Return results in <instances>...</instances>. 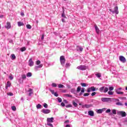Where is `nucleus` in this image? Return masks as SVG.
<instances>
[{
    "instance_id": "f257e3e1",
    "label": "nucleus",
    "mask_w": 127,
    "mask_h": 127,
    "mask_svg": "<svg viewBox=\"0 0 127 127\" xmlns=\"http://www.w3.org/2000/svg\"><path fill=\"white\" fill-rule=\"evenodd\" d=\"M99 91L101 93H107L109 91V88L107 87L102 86L99 88Z\"/></svg>"
},
{
    "instance_id": "f03ea898",
    "label": "nucleus",
    "mask_w": 127,
    "mask_h": 127,
    "mask_svg": "<svg viewBox=\"0 0 127 127\" xmlns=\"http://www.w3.org/2000/svg\"><path fill=\"white\" fill-rule=\"evenodd\" d=\"M101 101L104 103H111L112 102V98L103 97L101 98Z\"/></svg>"
},
{
    "instance_id": "7ed1b4c3",
    "label": "nucleus",
    "mask_w": 127,
    "mask_h": 127,
    "mask_svg": "<svg viewBox=\"0 0 127 127\" xmlns=\"http://www.w3.org/2000/svg\"><path fill=\"white\" fill-rule=\"evenodd\" d=\"M60 60L61 65H62V66H64V65H65V62L66 61V60H65V57H64V56H61Z\"/></svg>"
},
{
    "instance_id": "20e7f679",
    "label": "nucleus",
    "mask_w": 127,
    "mask_h": 127,
    "mask_svg": "<svg viewBox=\"0 0 127 127\" xmlns=\"http://www.w3.org/2000/svg\"><path fill=\"white\" fill-rule=\"evenodd\" d=\"M121 90H123V88L121 87L117 88L115 89V92L118 95H124V92L121 91Z\"/></svg>"
},
{
    "instance_id": "39448f33",
    "label": "nucleus",
    "mask_w": 127,
    "mask_h": 127,
    "mask_svg": "<svg viewBox=\"0 0 127 127\" xmlns=\"http://www.w3.org/2000/svg\"><path fill=\"white\" fill-rule=\"evenodd\" d=\"M117 115L121 116L123 118L127 117V113L125 111H118Z\"/></svg>"
},
{
    "instance_id": "423d86ee",
    "label": "nucleus",
    "mask_w": 127,
    "mask_h": 127,
    "mask_svg": "<svg viewBox=\"0 0 127 127\" xmlns=\"http://www.w3.org/2000/svg\"><path fill=\"white\" fill-rule=\"evenodd\" d=\"M77 69H78V70H81L82 71H83L84 70H86L87 69V66L81 65L77 66Z\"/></svg>"
},
{
    "instance_id": "0eeeda50",
    "label": "nucleus",
    "mask_w": 127,
    "mask_h": 127,
    "mask_svg": "<svg viewBox=\"0 0 127 127\" xmlns=\"http://www.w3.org/2000/svg\"><path fill=\"white\" fill-rule=\"evenodd\" d=\"M51 111L49 109H43L41 110V112L43 113V114H45L46 115L47 114H50L51 113Z\"/></svg>"
},
{
    "instance_id": "6e6552de",
    "label": "nucleus",
    "mask_w": 127,
    "mask_h": 127,
    "mask_svg": "<svg viewBox=\"0 0 127 127\" xmlns=\"http://www.w3.org/2000/svg\"><path fill=\"white\" fill-rule=\"evenodd\" d=\"M119 60H120L121 62H123V63H126V62H127L126 58L122 56L120 57Z\"/></svg>"
},
{
    "instance_id": "1a4fd4ad",
    "label": "nucleus",
    "mask_w": 127,
    "mask_h": 127,
    "mask_svg": "<svg viewBox=\"0 0 127 127\" xmlns=\"http://www.w3.org/2000/svg\"><path fill=\"white\" fill-rule=\"evenodd\" d=\"M112 13H116V14H119V7L116 6L114 7V10L112 11Z\"/></svg>"
},
{
    "instance_id": "9d476101",
    "label": "nucleus",
    "mask_w": 127,
    "mask_h": 127,
    "mask_svg": "<svg viewBox=\"0 0 127 127\" xmlns=\"http://www.w3.org/2000/svg\"><path fill=\"white\" fill-rule=\"evenodd\" d=\"M43 66V64H40L39 65H37L35 66V71H38V70H39V68H42V67Z\"/></svg>"
},
{
    "instance_id": "9b49d317",
    "label": "nucleus",
    "mask_w": 127,
    "mask_h": 127,
    "mask_svg": "<svg viewBox=\"0 0 127 127\" xmlns=\"http://www.w3.org/2000/svg\"><path fill=\"white\" fill-rule=\"evenodd\" d=\"M28 65L30 66V67L33 66L34 65V62L32 61V59H30L28 62Z\"/></svg>"
},
{
    "instance_id": "f8f14e48",
    "label": "nucleus",
    "mask_w": 127,
    "mask_h": 127,
    "mask_svg": "<svg viewBox=\"0 0 127 127\" xmlns=\"http://www.w3.org/2000/svg\"><path fill=\"white\" fill-rule=\"evenodd\" d=\"M5 28H6V29H9L11 28V25L10 24V22H7L6 23V25L5 26Z\"/></svg>"
},
{
    "instance_id": "ddd939ff",
    "label": "nucleus",
    "mask_w": 127,
    "mask_h": 127,
    "mask_svg": "<svg viewBox=\"0 0 127 127\" xmlns=\"http://www.w3.org/2000/svg\"><path fill=\"white\" fill-rule=\"evenodd\" d=\"M92 107V105L91 104H85L84 105H82V108H86V109H89V108H91Z\"/></svg>"
},
{
    "instance_id": "4468645a",
    "label": "nucleus",
    "mask_w": 127,
    "mask_h": 127,
    "mask_svg": "<svg viewBox=\"0 0 127 127\" xmlns=\"http://www.w3.org/2000/svg\"><path fill=\"white\" fill-rule=\"evenodd\" d=\"M11 86V83L10 81H7L6 84L5 85V89H7L8 87Z\"/></svg>"
},
{
    "instance_id": "2eb2a0df",
    "label": "nucleus",
    "mask_w": 127,
    "mask_h": 127,
    "mask_svg": "<svg viewBox=\"0 0 127 127\" xmlns=\"http://www.w3.org/2000/svg\"><path fill=\"white\" fill-rule=\"evenodd\" d=\"M88 116H90V117H94V111H89L88 112Z\"/></svg>"
},
{
    "instance_id": "dca6fc26",
    "label": "nucleus",
    "mask_w": 127,
    "mask_h": 127,
    "mask_svg": "<svg viewBox=\"0 0 127 127\" xmlns=\"http://www.w3.org/2000/svg\"><path fill=\"white\" fill-rule=\"evenodd\" d=\"M54 118L52 117L51 118H47V123H53V120Z\"/></svg>"
},
{
    "instance_id": "f3484780",
    "label": "nucleus",
    "mask_w": 127,
    "mask_h": 127,
    "mask_svg": "<svg viewBox=\"0 0 127 127\" xmlns=\"http://www.w3.org/2000/svg\"><path fill=\"white\" fill-rule=\"evenodd\" d=\"M28 92H29V96H30L33 94V90L31 88H29Z\"/></svg>"
},
{
    "instance_id": "a211bd4d",
    "label": "nucleus",
    "mask_w": 127,
    "mask_h": 127,
    "mask_svg": "<svg viewBox=\"0 0 127 127\" xmlns=\"http://www.w3.org/2000/svg\"><path fill=\"white\" fill-rule=\"evenodd\" d=\"M94 27H95L96 33L99 34V33H100V29H99V28L98 27V26H97V25H95Z\"/></svg>"
},
{
    "instance_id": "6ab92c4d",
    "label": "nucleus",
    "mask_w": 127,
    "mask_h": 127,
    "mask_svg": "<svg viewBox=\"0 0 127 127\" xmlns=\"http://www.w3.org/2000/svg\"><path fill=\"white\" fill-rule=\"evenodd\" d=\"M77 51H80L81 52H82V51H83V48H82L80 46H77Z\"/></svg>"
},
{
    "instance_id": "aec40b11",
    "label": "nucleus",
    "mask_w": 127,
    "mask_h": 127,
    "mask_svg": "<svg viewBox=\"0 0 127 127\" xmlns=\"http://www.w3.org/2000/svg\"><path fill=\"white\" fill-rule=\"evenodd\" d=\"M17 24H18V26L19 27L23 26V25H24V24L23 23V22H18Z\"/></svg>"
},
{
    "instance_id": "412c9836",
    "label": "nucleus",
    "mask_w": 127,
    "mask_h": 127,
    "mask_svg": "<svg viewBox=\"0 0 127 127\" xmlns=\"http://www.w3.org/2000/svg\"><path fill=\"white\" fill-rule=\"evenodd\" d=\"M16 58V57H15V55L14 54H11V60H14Z\"/></svg>"
},
{
    "instance_id": "4be33fe9",
    "label": "nucleus",
    "mask_w": 127,
    "mask_h": 127,
    "mask_svg": "<svg viewBox=\"0 0 127 127\" xmlns=\"http://www.w3.org/2000/svg\"><path fill=\"white\" fill-rule=\"evenodd\" d=\"M95 76H96L97 78H101V77L102 76V75L100 72H98L97 73L95 74Z\"/></svg>"
},
{
    "instance_id": "5701e85b",
    "label": "nucleus",
    "mask_w": 127,
    "mask_h": 127,
    "mask_svg": "<svg viewBox=\"0 0 127 127\" xmlns=\"http://www.w3.org/2000/svg\"><path fill=\"white\" fill-rule=\"evenodd\" d=\"M112 113L113 115H117V110L116 109L112 110Z\"/></svg>"
},
{
    "instance_id": "b1692460",
    "label": "nucleus",
    "mask_w": 127,
    "mask_h": 127,
    "mask_svg": "<svg viewBox=\"0 0 127 127\" xmlns=\"http://www.w3.org/2000/svg\"><path fill=\"white\" fill-rule=\"evenodd\" d=\"M64 96L65 97H67L68 98H72L73 96H72V95L71 94H64Z\"/></svg>"
},
{
    "instance_id": "393cba45",
    "label": "nucleus",
    "mask_w": 127,
    "mask_h": 127,
    "mask_svg": "<svg viewBox=\"0 0 127 127\" xmlns=\"http://www.w3.org/2000/svg\"><path fill=\"white\" fill-rule=\"evenodd\" d=\"M26 76L28 77H31L32 76V73H31V72H28L26 74Z\"/></svg>"
},
{
    "instance_id": "a878e982",
    "label": "nucleus",
    "mask_w": 127,
    "mask_h": 127,
    "mask_svg": "<svg viewBox=\"0 0 127 127\" xmlns=\"http://www.w3.org/2000/svg\"><path fill=\"white\" fill-rule=\"evenodd\" d=\"M72 105L75 108H77V106H78V104H77V103L75 102V101H72Z\"/></svg>"
},
{
    "instance_id": "bb28decb",
    "label": "nucleus",
    "mask_w": 127,
    "mask_h": 127,
    "mask_svg": "<svg viewBox=\"0 0 127 127\" xmlns=\"http://www.w3.org/2000/svg\"><path fill=\"white\" fill-rule=\"evenodd\" d=\"M116 105H117V106H124V104L122 103V102H117L116 103Z\"/></svg>"
},
{
    "instance_id": "cd10ccee",
    "label": "nucleus",
    "mask_w": 127,
    "mask_h": 127,
    "mask_svg": "<svg viewBox=\"0 0 127 127\" xmlns=\"http://www.w3.org/2000/svg\"><path fill=\"white\" fill-rule=\"evenodd\" d=\"M97 114H102L103 113V110L102 109H99L97 111Z\"/></svg>"
},
{
    "instance_id": "c85d7f7f",
    "label": "nucleus",
    "mask_w": 127,
    "mask_h": 127,
    "mask_svg": "<svg viewBox=\"0 0 127 127\" xmlns=\"http://www.w3.org/2000/svg\"><path fill=\"white\" fill-rule=\"evenodd\" d=\"M11 110L14 112H15V111H16V107H15V106H12Z\"/></svg>"
},
{
    "instance_id": "c756f323",
    "label": "nucleus",
    "mask_w": 127,
    "mask_h": 127,
    "mask_svg": "<svg viewBox=\"0 0 127 127\" xmlns=\"http://www.w3.org/2000/svg\"><path fill=\"white\" fill-rule=\"evenodd\" d=\"M47 126H49V127H53V125L51 123L47 122Z\"/></svg>"
},
{
    "instance_id": "7c9ffc66",
    "label": "nucleus",
    "mask_w": 127,
    "mask_h": 127,
    "mask_svg": "<svg viewBox=\"0 0 127 127\" xmlns=\"http://www.w3.org/2000/svg\"><path fill=\"white\" fill-rule=\"evenodd\" d=\"M25 50H26V48H25V47H22L20 49L21 52H23V51H25Z\"/></svg>"
},
{
    "instance_id": "2f4dec72",
    "label": "nucleus",
    "mask_w": 127,
    "mask_h": 127,
    "mask_svg": "<svg viewBox=\"0 0 127 127\" xmlns=\"http://www.w3.org/2000/svg\"><path fill=\"white\" fill-rule=\"evenodd\" d=\"M9 78L10 80H13V75L12 74H10L9 76Z\"/></svg>"
},
{
    "instance_id": "473e14b6",
    "label": "nucleus",
    "mask_w": 127,
    "mask_h": 127,
    "mask_svg": "<svg viewBox=\"0 0 127 127\" xmlns=\"http://www.w3.org/2000/svg\"><path fill=\"white\" fill-rule=\"evenodd\" d=\"M90 89H91V91H92L93 92H94V91H96V88L94 86L91 87Z\"/></svg>"
},
{
    "instance_id": "72a5a7b5",
    "label": "nucleus",
    "mask_w": 127,
    "mask_h": 127,
    "mask_svg": "<svg viewBox=\"0 0 127 127\" xmlns=\"http://www.w3.org/2000/svg\"><path fill=\"white\" fill-rule=\"evenodd\" d=\"M58 88H65V86L62 84H59L58 85Z\"/></svg>"
},
{
    "instance_id": "f704fd0d",
    "label": "nucleus",
    "mask_w": 127,
    "mask_h": 127,
    "mask_svg": "<svg viewBox=\"0 0 127 127\" xmlns=\"http://www.w3.org/2000/svg\"><path fill=\"white\" fill-rule=\"evenodd\" d=\"M26 27L28 29H31V25L29 24L26 25Z\"/></svg>"
},
{
    "instance_id": "c9c22d12",
    "label": "nucleus",
    "mask_w": 127,
    "mask_h": 127,
    "mask_svg": "<svg viewBox=\"0 0 127 127\" xmlns=\"http://www.w3.org/2000/svg\"><path fill=\"white\" fill-rule=\"evenodd\" d=\"M81 85L82 87H87V84L85 83H81Z\"/></svg>"
},
{
    "instance_id": "e433bc0d",
    "label": "nucleus",
    "mask_w": 127,
    "mask_h": 127,
    "mask_svg": "<svg viewBox=\"0 0 127 127\" xmlns=\"http://www.w3.org/2000/svg\"><path fill=\"white\" fill-rule=\"evenodd\" d=\"M40 63H41V62L39 60L37 61L36 62V65H40Z\"/></svg>"
},
{
    "instance_id": "4c0bfd02",
    "label": "nucleus",
    "mask_w": 127,
    "mask_h": 127,
    "mask_svg": "<svg viewBox=\"0 0 127 127\" xmlns=\"http://www.w3.org/2000/svg\"><path fill=\"white\" fill-rule=\"evenodd\" d=\"M108 94L110 95H114V92L110 91L108 92Z\"/></svg>"
},
{
    "instance_id": "58836bf2",
    "label": "nucleus",
    "mask_w": 127,
    "mask_h": 127,
    "mask_svg": "<svg viewBox=\"0 0 127 127\" xmlns=\"http://www.w3.org/2000/svg\"><path fill=\"white\" fill-rule=\"evenodd\" d=\"M36 108L37 109H41V105L40 104H38L37 106H36Z\"/></svg>"
},
{
    "instance_id": "ea45409f",
    "label": "nucleus",
    "mask_w": 127,
    "mask_h": 127,
    "mask_svg": "<svg viewBox=\"0 0 127 127\" xmlns=\"http://www.w3.org/2000/svg\"><path fill=\"white\" fill-rule=\"evenodd\" d=\"M52 87H57V84L55 83H53L52 84Z\"/></svg>"
},
{
    "instance_id": "a19ab883",
    "label": "nucleus",
    "mask_w": 127,
    "mask_h": 127,
    "mask_svg": "<svg viewBox=\"0 0 127 127\" xmlns=\"http://www.w3.org/2000/svg\"><path fill=\"white\" fill-rule=\"evenodd\" d=\"M43 106L44 107V108H45L46 109H47V108H48V105H47V104L46 103H44L43 104Z\"/></svg>"
},
{
    "instance_id": "79ce46f5",
    "label": "nucleus",
    "mask_w": 127,
    "mask_h": 127,
    "mask_svg": "<svg viewBox=\"0 0 127 127\" xmlns=\"http://www.w3.org/2000/svg\"><path fill=\"white\" fill-rule=\"evenodd\" d=\"M21 77L22 79H26V75L25 74H22Z\"/></svg>"
},
{
    "instance_id": "37998d69",
    "label": "nucleus",
    "mask_w": 127,
    "mask_h": 127,
    "mask_svg": "<svg viewBox=\"0 0 127 127\" xmlns=\"http://www.w3.org/2000/svg\"><path fill=\"white\" fill-rule=\"evenodd\" d=\"M81 91V87L78 86L77 88V93Z\"/></svg>"
},
{
    "instance_id": "c03bdc74",
    "label": "nucleus",
    "mask_w": 127,
    "mask_h": 127,
    "mask_svg": "<svg viewBox=\"0 0 127 127\" xmlns=\"http://www.w3.org/2000/svg\"><path fill=\"white\" fill-rule=\"evenodd\" d=\"M58 102H59V103H61L62 102V99L58 97Z\"/></svg>"
},
{
    "instance_id": "a18cd8bd",
    "label": "nucleus",
    "mask_w": 127,
    "mask_h": 127,
    "mask_svg": "<svg viewBox=\"0 0 127 127\" xmlns=\"http://www.w3.org/2000/svg\"><path fill=\"white\" fill-rule=\"evenodd\" d=\"M66 108H72V105L71 104H68L65 106Z\"/></svg>"
},
{
    "instance_id": "49530a36",
    "label": "nucleus",
    "mask_w": 127,
    "mask_h": 127,
    "mask_svg": "<svg viewBox=\"0 0 127 127\" xmlns=\"http://www.w3.org/2000/svg\"><path fill=\"white\" fill-rule=\"evenodd\" d=\"M114 90V87L113 86H110L109 87V91H113Z\"/></svg>"
},
{
    "instance_id": "de8ad7c7",
    "label": "nucleus",
    "mask_w": 127,
    "mask_h": 127,
    "mask_svg": "<svg viewBox=\"0 0 127 127\" xmlns=\"http://www.w3.org/2000/svg\"><path fill=\"white\" fill-rule=\"evenodd\" d=\"M106 113L107 114H109V113H111V109H107L106 111Z\"/></svg>"
},
{
    "instance_id": "09e8293b",
    "label": "nucleus",
    "mask_w": 127,
    "mask_h": 127,
    "mask_svg": "<svg viewBox=\"0 0 127 127\" xmlns=\"http://www.w3.org/2000/svg\"><path fill=\"white\" fill-rule=\"evenodd\" d=\"M90 95L89 93H84L83 94L84 97H87V96H89Z\"/></svg>"
},
{
    "instance_id": "8fccbe9b",
    "label": "nucleus",
    "mask_w": 127,
    "mask_h": 127,
    "mask_svg": "<svg viewBox=\"0 0 127 127\" xmlns=\"http://www.w3.org/2000/svg\"><path fill=\"white\" fill-rule=\"evenodd\" d=\"M50 91L51 93H52V94L53 95H54V94H55V91H54V90H50Z\"/></svg>"
},
{
    "instance_id": "3c124183",
    "label": "nucleus",
    "mask_w": 127,
    "mask_h": 127,
    "mask_svg": "<svg viewBox=\"0 0 127 127\" xmlns=\"http://www.w3.org/2000/svg\"><path fill=\"white\" fill-rule=\"evenodd\" d=\"M92 90L91 89V87L87 89V92L88 93H90V92H91Z\"/></svg>"
},
{
    "instance_id": "603ef678",
    "label": "nucleus",
    "mask_w": 127,
    "mask_h": 127,
    "mask_svg": "<svg viewBox=\"0 0 127 127\" xmlns=\"http://www.w3.org/2000/svg\"><path fill=\"white\" fill-rule=\"evenodd\" d=\"M96 94H97V93H96L95 92H93L92 94H91V96L92 97H94V96H95L96 95Z\"/></svg>"
},
{
    "instance_id": "864d4df0",
    "label": "nucleus",
    "mask_w": 127,
    "mask_h": 127,
    "mask_svg": "<svg viewBox=\"0 0 127 127\" xmlns=\"http://www.w3.org/2000/svg\"><path fill=\"white\" fill-rule=\"evenodd\" d=\"M84 92H85V88H81V92L84 93Z\"/></svg>"
},
{
    "instance_id": "5fc2aeb1",
    "label": "nucleus",
    "mask_w": 127,
    "mask_h": 127,
    "mask_svg": "<svg viewBox=\"0 0 127 127\" xmlns=\"http://www.w3.org/2000/svg\"><path fill=\"white\" fill-rule=\"evenodd\" d=\"M70 66V64L67 63L65 64V67H69Z\"/></svg>"
},
{
    "instance_id": "6e6d98bb",
    "label": "nucleus",
    "mask_w": 127,
    "mask_h": 127,
    "mask_svg": "<svg viewBox=\"0 0 127 127\" xmlns=\"http://www.w3.org/2000/svg\"><path fill=\"white\" fill-rule=\"evenodd\" d=\"M41 39L42 40H43L44 39V34H43L42 35Z\"/></svg>"
},
{
    "instance_id": "4d7b16f0",
    "label": "nucleus",
    "mask_w": 127,
    "mask_h": 127,
    "mask_svg": "<svg viewBox=\"0 0 127 127\" xmlns=\"http://www.w3.org/2000/svg\"><path fill=\"white\" fill-rule=\"evenodd\" d=\"M62 17H66V16H65V14L64 13V12H63V13L62 14Z\"/></svg>"
},
{
    "instance_id": "13d9d810",
    "label": "nucleus",
    "mask_w": 127,
    "mask_h": 127,
    "mask_svg": "<svg viewBox=\"0 0 127 127\" xmlns=\"http://www.w3.org/2000/svg\"><path fill=\"white\" fill-rule=\"evenodd\" d=\"M54 96H55V97H58L59 96L57 92H55V93H54Z\"/></svg>"
},
{
    "instance_id": "bf43d9fd",
    "label": "nucleus",
    "mask_w": 127,
    "mask_h": 127,
    "mask_svg": "<svg viewBox=\"0 0 127 127\" xmlns=\"http://www.w3.org/2000/svg\"><path fill=\"white\" fill-rule=\"evenodd\" d=\"M62 107H65V104H64V103L62 102L61 104Z\"/></svg>"
},
{
    "instance_id": "052dcab7",
    "label": "nucleus",
    "mask_w": 127,
    "mask_h": 127,
    "mask_svg": "<svg viewBox=\"0 0 127 127\" xmlns=\"http://www.w3.org/2000/svg\"><path fill=\"white\" fill-rule=\"evenodd\" d=\"M120 99H123L124 100H127V97H120Z\"/></svg>"
},
{
    "instance_id": "680f3d73",
    "label": "nucleus",
    "mask_w": 127,
    "mask_h": 127,
    "mask_svg": "<svg viewBox=\"0 0 127 127\" xmlns=\"http://www.w3.org/2000/svg\"><path fill=\"white\" fill-rule=\"evenodd\" d=\"M8 95L9 96H13V94H12V93H8Z\"/></svg>"
},
{
    "instance_id": "e2e57ef3",
    "label": "nucleus",
    "mask_w": 127,
    "mask_h": 127,
    "mask_svg": "<svg viewBox=\"0 0 127 127\" xmlns=\"http://www.w3.org/2000/svg\"><path fill=\"white\" fill-rule=\"evenodd\" d=\"M21 15H22V16H24V13L23 12H21Z\"/></svg>"
},
{
    "instance_id": "0e129e2a",
    "label": "nucleus",
    "mask_w": 127,
    "mask_h": 127,
    "mask_svg": "<svg viewBox=\"0 0 127 127\" xmlns=\"http://www.w3.org/2000/svg\"><path fill=\"white\" fill-rule=\"evenodd\" d=\"M66 92H67V90H63V93H66Z\"/></svg>"
},
{
    "instance_id": "69168bd1",
    "label": "nucleus",
    "mask_w": 127,
    "mask_h": 127,
    "mask_svg": "<svg viewBox=\"0 0 127 127\" xmlns=\"http://www.w3.org/2000/svg\"><path fill=\"white\" fill-rule=\"evenodd\" d=\"M3 17V15H0V18H2Z\"/></svg>"
},
{
    "instance_id": "338daca9",
    "label": "nucleus",
    "mask_w": 127,
    "mask_h": 127,
    "mask_svg": "<svg viewBox=\"0 0 127 127\" xmlns=\"http://www.w3.org/2000/svg\"><path fill=\"white\" fill-rule=\"evenodd\" d=\"M62 21L63 22H65V19H62Z\"/></svg>"
},
{
    "instance_id": "774afa93",
    "label": "nucleus",
    "mask_w": 127,
    "mask_h": 127,
    "mask_svg": "<svg viewBox=\"0 0 127 127\" xmlns=\"http://www.w3.org/2000/svg\"><path fill=\"white\" fill-rule=\"evenodd\" d=\"M71 126H70V125H66L65 127H70Z\"/></svg>"
}]
</instances>
